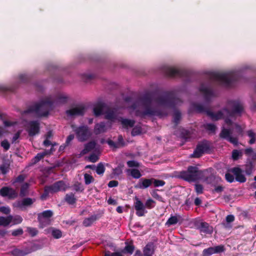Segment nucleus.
<instances>
[{"label":"nucleus","mask_w":256,"mask_h":256,"mask_svg":"<svg viewBox=\"0 0 256 256\" xmlns=\"http://www.w3.org/2000/svg\"><path fill=\"white\" fill-rule=\"evenodd\" d=\"M243 110L242 105L238 102L232 101L229 102L226 108L216 112H208V114L213 120L220 118L224 119V124L220 134V137L226 138L232 144L236 145L238 140L236 137H232V134L235 129L237 134H240L242 128L237 124H233L232 120L236 116H240Z\"/></svg>","instance_id":"f257e3e1"},{"label":"nucleus","mask_w":256,"mask_h":256,"mask_svg":"<svg viewBox=\"0 0 256 256\" xmlns=\"http://www.w3.org/2000/svg\"><path fill=\"white\" fill-rule=\"evenodd\" d=\"M68 97L63 94L58 96H49L42 98L39 102L32 105L28 110L24 112V117L28 115L36 116H44L55 106L64 103L67 100Z\"/></svg>","instance_id":"f03ea898"},{"label":"nucleus","mask_w":256,"mask_h":256,"mask_svg":"<svg viewBox=\"0 0 256 256\" xmlns=\"http://www.w3.org/2000/svg\"><path fill=\"white\" fill-rule=\"evenodd\" d=\"M4 125L6 128H10L11 126L14 127V128H20V124L26 126V130L28 132L30 136H33L38 134L40 130L39 123L38 122H31L27 124L26 126L25 123L18 124L16 122H14L10 120L4 121Z\"/></svg>","instance_id":"7ed1b4c3"},{"label":"nucleus","mask_w":256,"mask_h":256,"mask_svg":"<svg viewBox=\"0 0 256 256\" xmlns=\"http://www.w3.org/2000/svg\"><path fill=\"white\" fill-rule=\"evenodd\" d=\"M202 175V172L194 166L189 167L186 172H183L181 174L182 177L189 182L196 180L200 179Z\"/></svg>","instance_id":"20e7f679"},{"label":"nucleus","mask_w":256,"mask_h":256,"mask_svg":"<svg viewBox=\"0 0 256 256\" xmlns=\"http://www.w3.org/2000/svg\"><path fill=\"white\" fill-rule=\"evenodd\" d=\"M105 116L106 118L110 120L112 122H120L123 126L125 128L132 127L134 124V122L133 120L128 119H123L118 117L113 110H108L106 113Z\"/></svg>","instance_id":"39448f33"},{"label":"nucleus","mask_w":256,"mask_h":256,"mask_svg":"<svg viewBox=\"0 0 256 256\" xmlns=\"http://www.w3.org/2000/svg\"><path fill=\"white\" fill-rule=\"evenodd\" d=\"M68 188V185L62 181L58 182L51 186L45 188L44 194L41 196L42 200H45L49 192H55L60 190H65Z\"/></svg>","instance_id":"423d86ee"},{"label":"nucleus","mask_w":256,"mask_h":256,"mask_svg":"<svg viewBox=\"0 0 256 256\" xmlns=\"http://www.w3.org/2000/svg\"><path fill=\"white\" fill-rule=\"evenodd\" d=\"M76 138L78 140L84 142L88 140L91 136V132L86 126H81L78 128L72 126Z\"/></svg>","instance_id":"0eeeda50"},{"label":"nucleus","mask_w":256,"mask_h":256,"mask_svg":"<svg viewBox=\"0 0 256 256\" xmlns=\"http://www.w3.org/2000/svg\"><path fill=\"white\" fill-rule=\"evenodd\" d=\"M52 215V212L50 210H46L38 215V220L40 224V226L44 228L50 223V218Z\"/></svg>","instance_id":"6e6552de"},{"label":"nucleus","mask_w":256,"mask_h":256,"mask_svg":"<svg viewBox=\"0 0 256 256\" xmlns=\"http://www.w3.org/2000/svg\"><path fill=\"white\" fill-rule=\"evenodd\" d=\"M224 250L223 246H218L214 247H210L204 250L202 254L204 256H210L213 254L220 253Z\"/></svg>","instance_id":"1a4fd4ad"},{"label":"nucleus","mask_w":256,"mask_h":256,"mask_svg":"<svg viewBox=\"0 0 256 256\" xmlns=\"http://www.w3.org/2000/svg\"><path fill=\"white\" fill-rule=\"evenodd\" d=\"M136 202H134V208L136 210V214L139 216H143L146 212L145 206L143 203L138 198H136Z\"/></svg>","instance_id":"9d476101"},{"label":"nucleus","mask_w":256,"mask_h":256,"mask_svg":"<svg viewBox=\"0 0 256 256\" xmlns=\"http://www.w3.org/2000/svg\"><path fill=\"white\" fill-rule=\"evenodd\" d=\"M0 194L2 196H8L10 198H14L17 196V194L14 190L8 187H4L0 189Z\"/></svg>","instance_id":"9b49d317"},{"label":"nucleus","mask_w":256,"mask_h":256,"mask_svg":"<svg viewBox=\"0 0 256 256\" xmlns=\"http://www.w3.org/2000/svg\"><path fill=\"white\" fill-rule=\"evenodd\" d=\"M152 184V178H142L134 187L136 188L144 189L149 187Z\"/></svg>","instance_id":"f8f14e48"},{"label":"nucleus","mask_w":256,"mask_h":256,"mask_svg":"<svg viewBox=\"0 0 256 256\" xmlns=\"http://www.w3.org/2000/svg\"><path fill=\"white\" fill-rule=\"evenodd\" d=\"M84 112V109L83 107L80 106L70 109L66 111L68 115L70 116H76L82 115Z\"/></svg>","instance_id":"ddd939ff"},{"label":"nucleus","mask_w":256,"mask_h":256,"mask_svg":"<svg viewBox=\"0 0 256 256\" xmlns=\"http://www.w3.org/2000/svg\"><path fill=\"white\" fill-rule=\"evenodd\" d=\"M34 200L30 198H26L21 201L18 202L16 204V206L19 208L21 209H24L26 206H30L33 204Z\"/></svg>","instance_id":"4468645a"},{"label":"nucleus","mask_w":256,"mask_h":256,"mask_svg":"<svg viewBox=\"0 0 256 256\" xmlns=\"http://www.w3.org/2000/svg\"><path fill=\"white\" fill-rule=\"evenodd\" d=\"M232 172H233L236 176V179L237 181L244 182L246 181V178L244 175L242 174L241 170L238 168H234Z\"/></svg>","instance_id":"2eb2a0df"},{"label":"nucleus","mask_w":256,"mask_h":256,"mask_svg":"<svg viewBox=\"0 0 256 256\" xmlns=\"http://www.w3.org/2000/svg\"><path fill=\"white\" fill-rule=\"evenodd\" d=\"M198 228L201 232L205 234H210L213 232L212 227L210 226L209 224L206 222H202Z\"/></svg>","instance_id":"dca6fc26"},{"label":"nucleus","mask_w":256,"mask_h":256,"mask_svg":"<svg viewBox=\"0 0 256 256\" xmlns=\"http://www.w3.org/2000/svg\"><path fill=\"white\" fill-rule=\"evenodd\" d=\"M206 146L204 144L198 145L192 154V156L196 158L200 157L206 150Z\"/></svg>","instance_id":"f3484780"},{"label":"nucleus","mask_w":256,"mask_h":256,"mask_svg":"<svg viewBox=\"0 0 256 256\" xmlns=\"http://www.w3.org/2000/svg\"><path fill=\"white\" fill-rule=\"evenodd\" d=\"M230 74H218L216 75V79L224 84H228L230 82Z\"/></svg>","instance_id":"a211bd4d"},{"label":"nucleus","mask_w":256,"mask_h":256,"mask_svg":"<svg viewBox=\"0 0 256 256\" xmlns=\"http://www.w3.org/2000/svg\"><path fill=\"white\" fill-rule=\"evenodd\" d=\"M12 220V216H8L6 217H0V226H8Z\"/></svg>","instance_id":"6ab92c4d"},{"label":"nucleus","mask_w":256,"mask_h":256,"mask_svg":"<svg viewBox=\"0 0 256 256\" xmlns=\"http://www.w3.org/2000/svg\"><path fill=\"white\" fill-rule=\"evenodd\" d=\"M144 256H152L154 252V247L152 244H149L146 246L144 250Z\"/></svg>","instance_id":"aec40b11"},{"label":"nucleus","mask_w":256,"mask_h":256,"mask_svg":"<svg viewBox=\"0 0 256 256\" xmlns=\"http://www.w3.org/2000/svg\"><path fill=\"white\" fill-rule=\"evenodd\" d=\"M96 146V143L94 142H91L85 146L84 149L81 152L80 154H87L91 150H93Z\"/></svg>","instance_id":"412c9836"},{"label":"nucleus","mask_w":256,"mask_h":256,"mask_svg":"<svg viewBox=\"0 0 256 256\" xmlns=\"http://www.w3.org/2000/svg\"><path fill=\"white\" fill-rule=\"evenodd\" d=\"M126 172L128 174H130L131 175V176L134 178L138 179L140 178L142 176V174L140 170L138 169H128L126 170Z\"/></svg>","instance_id":"4be33fe9"},{"label":"nucleus","mask_w":256,"mask_h":256,"mask_svg":"<svg viewBox=\"0 0 256 256\" xmlns=\"http://www.w3.org/2000/svg\"><path fill=\"white\" fill-rule=\"evenodd\" d=\"M106 130V128L104 123L98 124L95 126L94 131L96 134H98L101 132H104Z\"/></svg>","instance_id":"5701e85b"},{"label":"nucleus","mask_w":256,"mask_h":256,"mask_svg":"<svg viewBox=\"0 0 256 256\" xmlns=\"http://www.w3.org/2000/svg\"><path fill=\"white\" fill-rule=\"evenodd\" d=\"M106 109V107L102 105H97L94 108V114L96 116H98L100 115Z\"/></svg>","instance_id":"b1692460"},{"label":"nucleus","mask_w":256,"mask_h":256,"mask_svg":"<svg viewBox=\"0 0 256 256\" xmlns=\"http://www.w3.org/2000/svg\"><path fill=\"white\" fill-rule=\"evenodd\" d=\"M178 218L177 216H171L167 220L166 223V225L169 226L171 225H174L178 223Z\"/></svg>","instance_id":"393cba45"},{"label":"nucleus","mask_w":256,"mask_h":256,"mask_svg":"<svg viewBox=\"0 0 256 256\" xmlns=\"http://www.w3.org/2000/svg\"><path fill=\"white\" fill-rule=\"evenodd\" d=\"M200 91L204 94L206 98H208L212 94V90L206 86H202L200 88Z\"/></svg>","instance_id":"a878e982"},{"label":"nucleus","mask_w":256,"mask_h":256,"mask_svg":"<svg viewBox=\"0 0 256 256\" xmlns=\"http://www.w3.org/2000/svg\"><path fill=\"white\" fill-rule=\"evenodd\" d=\"M28 187L29 184L27 182L24 183L22 185L20 192V196H24L28 194Z\"/></svg>","instance_id":"bb28decb"},{"label":"nucleus","mask_w":256,"mask_h":256,"mask_svg":"<svg viewBox=\"0 0 256 256\" xmlns=\"http://www.w3.org/2000/svg\"><path fill=\"white\" fill-rule=\"evenodd\" d=\"M248 136L250 139L249 143L250 144H252L255 142L256 138V134L252 130H248L247 132Z\"/></svg>","instance_id":"cd10ccee"},{"label":"nucleus","mask_w":256,"mask_h":256,"mask_svg":"<svg viewBox=\"0 0 256 256\" xmlns=\"http://www.w3.org/2000/svg\"><path fill=\"white\" fill-rule=\"evenodd\" d=\"M65 200L67 202L70 204H73L76 202V199L73 194H67L66 196Z\"/></svg>","instance_id":"c85d7f7f"},{"label":"nucleus","mask_w":256,"mask_h":256,"mask_svg":"<svg viewBox=\"0 0 256 256\" xmlns=\"http://www.w3.org/2000/svg\"><path fill=\"white\" fill-rule=\"evenodd\" d=\"M52 234L54 238H59L62 236V232L58 229H55L54 228H52L51 229Z\"/></svg>","instance_id":"c756f323"},{"label":"nucleus","mask_w":256,"mask_h":256,"mask_svg":"<svg viewBox=\"0 0 256 256\" xmlns=\"http://www.w3.org/2000/svg\"><path fill=\"white\" fill-rule=\"evenodd\" d=\"M96 220V217L92 216L90 218H86L84 220L83 224L86 226H90Z\"/></svg>","instance_id":"7c9ffc66"},{"label":"nucleus","mask_w":256,"mask_h":256,"mask_svg":"<svg viewBox=\"0 0 256 256\" xmlns=\"http://www.w3.org/2000/svg\"><path fill=\"white\" fill-rule=\"evenodd\" d=\"M84 182L86 184H89L91 182H93L94 180V178L93 177L88 174H86L84 175Z\"/></svg>","instance_id":"2f4dec72"},{"label":"nucleus","mask_w":256,"mask_h":256,"mask_svg":"<svg viewBox=\"0 0 256 256\" xmlns=\"http://www.w3.org/2000/svg\"><path fill=\"white\" fill-rule=\"evenodd\" d=\"M152 181L155 187L162 186L165 184L163 180H156L153 178H152Z\"/></svg>","instance_id":"473e14b6"},{"label":"nucleus","mask_w":256,"mask_h":256,"mask_svg":"<svg viewBox=\"0 0 256 256\" xmlns=\"http://www.w3.org/2000/svg\"><path fill=\"white\" fill-rule=\"evenodd\" d=\"M12 254L14 256H24L27 253L19 249H14L12 250Z\"/></svg>","instance_id":"72a5a7b5"},{"label":"nucleus","mask_w":256,"mask_h":256,"mask_svg":"<svg viewBox=\"0 0 256 256\" xmlns=\"http://www.w3.org/2000/svg\"><path fill=\"white\" fill-rule=\"evenodd\" d=\"M49 154L50 152L48 150L38 154L37 155L35 156L36 161H39L40 159L43 158L44 156L48 154Z\"/></svg>","instance_id":"f704fd0d"},{"label":"nucleus","mask_w":256,"mask_h":256,"mask_svg":"<svg viewBox=\"0 0 256 256\" xmlns=\"http://www.w3.org/2000/svg\"><path fill=\"white\" fill-rule=\"evenodd\" d=\"M104 167L102 164H99L96 168V172L98 174H102L104 172Z\"/></svg>","instance_id":"c9c22d12"},{"label":"nucleus","mask_w":256,"mask_h":256,"mask_svg":"<svg viewBox=\"0 0 256 256\" xmlns=\"http://www.w3.org/2000/svg\"><path fill=\"white\" fill-rule=\"evenodd\" d=\"M145 206L148 208H152L154 206V202L151 198L148 199L146 202Z\"/></svg>","instance_id":"e433bc0d"},{"label":"nucleus","mask_w":256,"mask_h":256,"mask_svg":"<svg viewBox=\"0 0 256 256\" xmlns=\"http://www.w3.org/2000/svg\"><path fill=\"white\" fill-rule=\"evenodd\" d=\"M141 132V128L140 126H136L132 129V134L134 136L140 134Z\"/></svg>","instance_id":"4c0bfd02"},{"label":"nucleus","mask_w":256,"mask_h":256,"mask_svg":"<svg viewBox=\"0 0 256 256\" xmlns=\"http://www.w3.org/2000/svg\"><path fill=\"white\" fill-rule=\"evenodd\" d=\"M242 156V152L237 150H234L232 152V157L234 160H236L238 159L239 156Z\"/></svg>","instance_id":"58836bf2"},{"label":"nucleus","mask_w":256,"mask_h":256,"mask_svg":"<svg viewBox=\"0 0 256 256\" xmlns=\"http://www.w3.org/2000/svg\"><path fill=\"white\" fill-rule=\"evenodd\" d=\"M22 220V218L19 216H16L14 217L12 216V222H13L14 224H20Z\"/></svg>","instance_id":"ea45409f"},{"label":"nucleus","mask_w":256,"mask_h":256,"mask_svg":"<svg viewBox=\"0 0 256 256\" xmlns=\"http://www.w3.org/2000/svg\"><path fill=\"white\" fill-rule=\"evenodd\" d=\"M127 164L129 167H138L139 164L134 160H130L127 162Z\"/></svg>","instance_id":"a19ab883"},{"label":"nucleus","mask_w":256,"mask_h":256,"mask_svg":"<svg viewBox=\"0 0 256 256\" xmlns=\"http://www.w3.org/2000/svg\"><path fill=\"white\" fill-rule=\"evenodd\" d=\"M134 248L132 246L128 245L124 248V252H126L132 254L134 251Z\"/></svg>","instance_id":"79ce46f5"},{"label":"nucleus","mask_w":256,"mask_h":256,"mask_svg":"<svg viewBox=\"0 0 256 256\" xmlns=\"http://www.w3.org/2000/svg\"><path fill=\"white\" fill-rule=\"evenodd\" d=\"M195 190L198 194H200L202 193L203 187L200 184H196L195 185Z\"/></svg>","instance_id":"37998d69"},{"label":"nucleus","mask_w":256,"mask_h":256,"mask_svg":"<svg viewBox=\"0 0 256 256\" xmlns=\"http://www.w3.org/2000/svg\"><path fill=\"white\" fill-rule=\"evenodd\" d=\"M0 212L4 214H8L10 212V208L8 206H1L0 207Z\"/></svg>","instance_id":"c03bdc74"},{"label":"nucleus","mask_w":256,"mask_h":256,"mask_svg":"<svg viewBox=\"0 0 256 256\" xmlns=\"http://www.w3.org/2000/svg\"><path fill=\"white\" fill-rule=\"evenodd\" d=\"M27 231L32 236H36L38 233V230L36 228H27Z\"/></svg>","instance_id":"a18cd8bd"},{"label":"nucleus","mask_w":256,"mask_h":256,"mask_svg":"<svg viewBox=\"0 0 256 256\" xmlns=\"http://www.w3.org/2000/svg\"><path fill=\"white\" fill-rule=\"evenodd\" d=\"M98 156L95 154H91L88 158V160H90V161L92 162H96L98 160Z\"/></svg>","instance_id":"49530a36"},{"label":"nucleus","mask_w":256,"mask_h":256,"mask_svg":"<svg viewBox=\"0 0 256 256\" xmlns=\"http://www.w3.org/2000/svg\"><path fill=\"white\" fill-rule=\"evenodd\" d=\"M1 145L6 150L10 148V144L6 140H3L1 143Z\"/></svg>","instance_id":"de8ad7c7"},{"label":"nucleus","mask_w":256,"mask_h":256,"mask_svg":"<svg viewBox=\"0 0 256 256\" xmlns=\"http://www.w3.org/2000/svg\"><path fill=\"white\" fill-rule=\"evenodd\" d=\"M22 233H23L22 230L21 228H18V229L14 230L12 232V235L14 236H19V235L22 234Z\"/></svg>","instance_id":"09e8293b"},{"label":"nucleus","mask_w":256,"mask_h":256,"mask_svg":"<svg viewBox=\"0 0 256 256\" xmlns=\"http://www.w3.org/2000/svg\"><path fill=\"white\" fill-rule=\"evenodd\" d=\"M21 132L22 130H18L17 132L14 134L12 140V142H15L19 138Z\"/></svg>","instance_id":"8fccbe9b"},{"label":"nucleus","mask_w":256,"mask_h":256,"mask_svg":"<svg viewBox=\"0 0 256 256\" xmlns=\"http://www.w3.org/2000/svg\"><path fill=\"white\" fill-rule=\"evenodd\" d=\"M225 177H226V180L228 182H232L234 180V178L233 176L232 175L230 174H226Z\"/></svg>","instance_id":"3c124183"},{"label":"nucleus","mask_w":256,"mask_h":256,"mask_svg":"<svg viewBox=\"0 0 256 256\" xmlns=\"http://www.w3.org/2000/svg\"><path fill=\"white\" fill-rule=\"evenodd\" d=\"M24 178H25L24 176L22 175H20V176H18L16 178L15 181L13 182V184H14V183H16V182H22L24 180Z\"/></svg>","instance_id":"603ef678"},{"label":"nucleus","mask_w":256,"mask_h":256,"mask_svg":"<svg viewBox=\"0 0 256 256\" xmlns=\"http://www.w3.org/2000/svg\"><path fill=\"white\" fill-rule=\"evenodd\" d=\"M178 73V70L174 68H170L169 69V74L171 76H175Z\"/></svg>","instance_id":"864d4df0"},{"label":"nucleus","mask_w":256,"mask_h":256,"mask_svg":"<svg viewBox=\"0 0 256 256\" xmlns=\"http://www.w3.org/2000/svg\"><path fill=\"white\" fill-rule=\"evenodd\" d=\"M118 185V182L116 180H111L108 184L110 188L116 187Z\"/></svg>","instance_id":"5fc2aeb1"},{"label":"nucleus","mask_w":256,"mask_h":256,"mask_svg":"<svg viewBox=\"0 0 256 256\" xmlns=\"http://www.w3.org/2000/svg\"><path fill=\"white\" fill-rule=\"evenodd\" d=\"M74 190L77 192H82L84 189L80 184H78L74 186Z\"/></svg>","instance_id":"6e6d98bb"},{"label":"nucleus","mask_w":256,"mask_h":256,"mask_svg":"<svg viewBox=\"0 0 256 256\" xmlns=\"http://www.w3.org/2000/svg\"><path fill=\"white\" fill-rule=\"evenodd\" d=\"M234 220V217L233 215H228L226 217V220L228 222H232Z\"/></svg>","instance_id":"4d7b16f0"},{"label":"nucleus","mask_w":256,"mask_h":256,"mask_svg":"<svg viewBox=\"0 0 256 256\" xmlns=\"http://www.w3.org/2000/svg\"><path fill=\"white\" fill-rule=\"evenodd\" d=\"M92 78V76L91 74H82V78L84 80H88Z\"/></svg>","instance_id":"13d9d810"},{"label":"nucleus","mask_w":256,"mask_h":256,"mask_svg":"<svg viewBox=\"0 0 256 256\" xmlns=\"http://www.w3.org/2000/svg\"><path fill=\"white\" fill-rule=\"evenodd\" d=\"M105 256H122L120 253L115 252L110 254L109 252H106L105 254Z\"/></svg>","instance_id":"bf43d9fd"},{"label":"nucleus","mask_w":256,"mask_h":256,"mask_svg":"<svg viewBox=\"0 0 256 256\" xmlns=\"http://www.w3.org/2000/svg\"><path fill=\"white\" fill-rule=\"evenodd\" d=\"M122 172V170L120 168L118 167L114 170V174L118 175Z\"/></svg>","instance_id":"052dcab7"},{"label":"nucleus","mask_w":256,"mask_h":256,"mask_svg":"<svg viewBox=\"0 0 256 256\" xmlns=\"http://www.w3.org/2000/svg\"><path fill=\"white\" fill-rule=\"evenodd\" d=\"M206 126L207 128L211 132H214L216 130V126L214 124H208Z\"/></svg>","instance_id":"680f3d73"},{"label":"nucleus","mask_w":256,"mask_h":256,"mask_svg":"<svg viewBox=\"0 0 256 256\" xmlns=\"http://www.w3.org/2000/svg\"><path fill=\"white\" fill-rule=\"evenodd\" d=\"M74 138V136L72 135V134H70V135L68 138H67V140H66V143L67 144H68L69 142H70Z\"/></svg>","instance_id":"e2e57ef3"},{"label":"nucleus","mask_w":256,"mask_h":256,"mask_svg":"<svg viewBox=\"0 0 256 256\" xmlns=\"http://www.w3.org/2000/svg\"><path fill=\"white\" fill-rule=\"evenodd\" d=\"M51 144V142L50 140L46 138V140L44 142V145L46 146H48Z\"/></svg>","instance_id":"0e129e2a"},{"label":"nucleus","mask_w":256,"mask_h":256,"mask_svg":"<svg viewBox=\"0 0 256 256\" xmlns=\"http://www.w3.org/2000/svg\"><path fill=\"white\" fill-rule=\"evenodd\" d=\"M223 190V188L221 186H216L215 189L214 191L217 192H220Z\"/></svg>","instance_id":"69168bd1"},{"label":"nucleus","mask_w":256,"mask_h":256,"mask_svg":"<svg viewBox=\"0 0 256 256\" xmlns=\"http://www.w3.org/2000/svg\"><path fill=\"white\" fill-rule=\"evenodd\" d=\"M108 203L110 204H116V202L115 200L112 199V198H109L108 201Z\"/></svg>","instance_id":"338daca9"},{"label":"nucleus","mask_w":256,"mask_h":256,"mask_svg":"<svg viewBox=\"0 0 256 256\" xmlns=\"http://www.w3.org/2000/svg\"><path fill=\"white\" fill-rule=\"evenodd\" d=\"M180 114H176L175 116V117H174V122H177L180 119Z\"/></svg>","instance_id":"774afa93"}]
</instances>
